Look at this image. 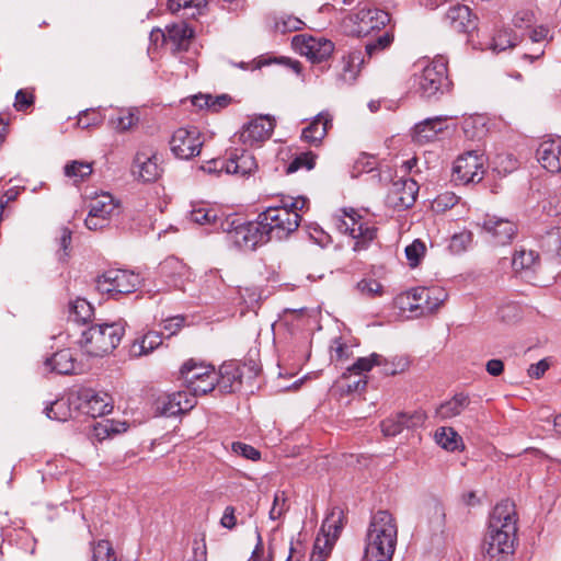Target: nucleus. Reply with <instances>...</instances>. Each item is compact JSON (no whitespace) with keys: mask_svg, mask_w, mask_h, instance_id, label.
I'll use <instances>...</instances> for the list:
<instances>
[{"mask_svg":"<svg viewBox=\"0 0 561 561\" xmlns=\"http://www.w3.org/2000/svg\"><path fill=\"white\" fill-rule=\"evenodd\" d=\"M140 283L138 274L126 270H108L98 280L99 288L112 295L133 293Z\"/></svg>","mask_w":561,"mask_h":561,"instance_id":"12","label":"nucleus"},{"mask_svg":"<svg viewBox=\"0 0 561 561\" xmlns=\"http://www.w3.org/2000/svg\"><path fill=\"white\" fill-rule=\"evenodd\" d=\"M119 202L107 192H101L91 197L89 213L84 220L89 230H99L108 226L111 220L118 215Z\"/></svg>","mask_w":561,"mask_h":561,"instance_id":"9","label":"nucleus"},{"mask_svg":"<svg viewBox=\"0 0 561 561\" xmlns=\"http://www.w3.org/2000/svg\"><path fill=\"white\" fill-rule=\"evenodd\" d=\"M447 297V291L440 286H419L400 294L396 304L413 317H426L438 310Z\"/></svg>","mask_w":561,"mask_h":561,"instance_id":"4","label":"nucleus"},{"mask_svg":"<svg viewBox=\"0 0 561 561\" xmlns=\"http://www.w3.org/2000/svg\"><path fill=\"white\" fill-rule=\"evenodd\" d=\"M382 357L376 353L367 357H359L348 369L343 374V378H351L352 375L363 376L369 371L374 366L381 365Z\"/></svg>","mask_w":561,"mask_h":561,"instance_id":"43","label":"nucleus"},{"mask_svg":"<svg viewBox=\"0 0 561 561\" xmlns=\"http://www.w3.org/2000/svg\"><path fill=\"white\" fill-rule=\"evenodd\" d=\"M444 22L453 31L467 33L476 28V18L468 5L455 3L449 7L444 16Z\"/></svg>","mask_w":561,"mask_h":561,"instance_id":"20","label":"nucleus"},{"mask_svg":"<svg viewBox=\"0 0 561 561\" xmlns=\"http://www.w3.org/2000/svg\"><path fill=\"white\" fill-rule=\"evenodd\" d=\"M426 247L424 242L416 239L405 248V256L411 267H416L424 256Z\"/></svg>","mask_w":561,"mask_h":561,"instance_id":"49","label":"nucleus"},{"mask_svg":"<svg viewBox=\"0 0 561 561\" xmlns=\"http://www.w3.org/2000/svg\"><path fill=\"white\" fill-rule=\"evenodd\" d=\"M436 443L448 451L462 450L465 448L461 436L453 428L443 426L435 432Z\"/></svg>","mask_w":561,"mask_h":561,"instance_id":"37","label":"nucleus"},{"mask_svg":"<svg viewBox=\"0 0 561 561\" xmlns=\"http://www.w3.org/2000/svg\"><path fill=\"white\" fill-rule=\"evenodd\" d=\"M275 123L268 116H260L245 124L239 135V140L245 146H257L270 139Z\"/></svg>","mask_w":561,"mask_h":561,"instance_id":"18","label":"nucleus"},{"mask_svg":"<svg viewBox=\"0 0 561 561\" xmlns=\"http://www.w3.org/2000/svg\"><path fill=\"white\" fill-rule=\"evenodd\" d=\"M229 241L240 250L253 251L259 244L267 242L259 218L255 221L240 224L228 230Z\"/></svg>","mask_w":561,"mask_h":561,"instance_id":"14","label":"nucleus"},{"mask_svg":"<svg viewBox=\"0 0 561 561\" xmlns=\"http://www.w3.org/2000/svg\"><path fill=\"white\" fill-rule=\"evenodd\" d=\"M337 228L341 232L348 233L354 240V251H362L376 238L377 229L363 219L354 209L344 210Z\"/></svg>","mask_w":561,"mask_h":561,"instance_id":"10","label":"nucleus"},{"mask_svg":"<svg viewBox=\"0 0 561 561\" xmlns=\"http://www.w3.org/2000/svg\"><path fill=\"white\" fill-rule=\"evenodd\" d=\"M231 98L228 94L211 95L197 94L192 98V104L201 110L206 108L210 112H218L229 105Z\"/></svg>","mask_w":561,"mask_h":561,"instance_id":"38","label":"nucleus"},{"mask_svg":"<svg viewBox=\"0 0 561 561\" xmlns=\"http://www.w3.org/2000/svg\"><path fill=\"white\" fill-rule=\"evenodd\" d=\"M162 344V337L159 332L150 331L140 340L135 341L130 346V355L140 357L150 354Z\"/></svg>","mask_w":561,"mask_h":561,"instance_id":"35","label":"nucleus"},{"mask_svg":"<svg viewBox=\"0 0 561 561\" xmlns=\"http://www.w3.org/2000/svg\"><path fill=\"white\" fill-rule=\"evenodd\" d=\"M333 116L329 111H322L301 131V139L309 145L319 146L332 127Z\"/></svg>","mask_w":561,"mask_h":561,"instance_id":"22","label":"nucleus"},{"mask_svg":"<svg viewBox=\"0 0 561 561\" xmlns=\"http://www.w3.org/2000/svg\"><path fill=\"white\" fill-rule=\"evenodd\" d=\"M389 22L388 12L364 5L348 13L343 19L342 26L347 34L360 37L385 27Z\"/></svg>","mask_w":561,"mask_h":561,"instance_id":"6","label":"nucleus"},{"mask_svg":"<svg viewBox=\"0 0 561 561\" xmlns=\"http://www.w3.org/2000/svg\"><path fill=\"white\" fill-rule=\"evenodd\" d=\"M180 375L186 388L194 394L204 396L213 391L218 382V373L213 366L198 364L193 359L183 364Z\"/></svg>","mask_w":561,"mask_h":561,"instance_id":"7","label":"nucleus"},{"mask_svg":"<svg viewBox=\"0 0 561 561\" xmlns=\"http://www.w3.org/2000/svg\"><path fill=\"white\" fill-rule=\"evenodd\" d=\"M87 404L89 413L94 417L107 414L113 409L111 397L104 392H92L87 399Z\"/></svg>","mask_w":561,"mask_h":561,"instance_id":"40","label":"nucleus"},{"mask_svg":"<svg viewBox=\"0 0 561 561\" xmlns=\"http://www.w3.org/2000/svg\"><path fill=\"white\" fill-rule=\"evenodd\" d=\"M183 396L181 394H167L158 399L157 401V411L162 416H175L181 414V407L179 405V400H181Z\"/></svg>","mask_w":561,"mask_h":561,"instance_id":"45","label":"nucleus"},{"mask_svg":"<svg viewBox=\"0 0 561 561\" xmlns=\"http://www.w3.org/2000/svg\"><path fill=\"white\" fill-rule=\"evenodd\" d=\"M393 43V34L390 32H383L375 39H370L365 45V53L368 59H371L386 49H388Z\"/></svg>","mask_w":561,"mask_h":561,"instance_id":"47","label":"nucleus"},{"mask_svg":"<svg viewBox=\"0 0 561 561\" xmlns=\"http://www.w3.org/2000/svg\"><path fill=\"white\" fill-rule=\"evenodd\" d=\"M279 202V205L270 206L257 216L267 241L288 238L300 225V213L309 207L305 196L283 195Z\"/></svg>","mask_w":561,"mask_h":561,"instance_id":"2","label":"nucleus"},{"mask_svg":"<svg viewBox=\"0 0 561 561\" xmlns=\"http://www.w3.org/2000/svg\"><path fill=\"white\" fill-rule=\"evenodd\" d=\"M364 62L365 59L360 50H352L346 56H343L341 79L348 83L355 81Z\"/></svg>","mask_w":561,"mask_h":561,"instance_id":"34","label":"nucleus"},{"mask_svg":"<svg viewBox=\"0 0 561 561\" xmlns=\"http://www.w3.org/2000/svg\"><path fill=\"white\" fill-rule=\"evenodd\" d=\"M71 243V230L64 227L60 229L59 236V248L62 250V254L60 255V260H65L68 256V248Z\"/></svg>","mask_w":561,"mask_h":561,"instance_id":"63","label":"nucleus"},{"mask_svg":"<svg viewBox=\"0 0 561 561\" xmlns=\"http://www.w3.org/2000/svg\"><path fill=\"white\" fill-rule=\"evenodd\" d=\"M185 318L183 316L170 317L162 321L161 328L170 337L176 334L184 325Z\"/></svg>","mask_w":561,"mask_h":561,"instance_id":"55","label":"nucleus"},{"mask_svg":"<svg viewBox=\"0 0 561 561\" xmlns=\"http://www.w3.org/2000/svg\"><path fill=\"white\" fill-rule=\"evenodd\" d=\"M93 434L99 440L106 439L113 435V420H103L93 426Z\"/></svg>","mask_w":561,"mask_h":561,"instance_id":"57","label":"nucleus"},{"mask_svg":"<svg viewBox=\"0 0 561 561\" xmlns=\"http://www.w3.org/2000/svg\"><path fill=\"white\" fill-rule=\"evenodd\" d=\"M34 103V95L25 90H19L15 94L14 107L18 111H25Z\"/></svg>","mask_w":561,"mask_h":561,"instance_id":"58","label":"nucleus"},{"mask_svg":"<svg viewBox=\"0 0 561 561\" xmlns=\"http://www.w3.org/2000/svg\"><path fill=\"white\" fill-rule=\"evenodd\" d=\"M549 368V364L546 359H541L536 364H533L528 368V375L533 378H540Z\"/></svg>","mask_w":561,"mask_h":561,"instance_id":"64","label":"nucleus"},{"mask_svg":"<svg viewBox=\"0 0 561 561\" xmlns=\"http://www.w3.org/2000/svg\"><path fill=\"white\" fill-rule=\"evenodd\" d=\"M333 546L334 543L329 542V539L317 537L309 561H325L330 556Z\"/></svg>","mask_w":561,"mask_h":561,"instance_id":"50","label":"nucleus"},{"mask_svg":"<svg viewBox=\"0 0 561 561\" xmlns=\"http://www.w3.org/2000/svg\"><path fill=\"white\" fill-rule=\"evenodd\" d=\"M424 420L425 416L422 412H415L412 415L401 413L397 416L386 419L381 422L380 426L385 436H396L400 434L403 428L421 424Z\"/></svg>","mask_w":561,"mask_h":561,"instance_id":"27","label":"nucleus"},{"mask_svg":"<svg viewBox=\"0 0 561 561\" xmlns=\"http://www.w3.org/2000/svg\"><path fill=\"white\" fill-rule=\"evenodd\" d=\"M220 525L227 529H233L237 525L236 508L233 506H227L220 518Z\"/></svg>","mask_w":561,"mask_h":561,"instance_id":"62","label":"nucleus"},{"mask_svg":"<svg viewBox=\"0 0 561 561\" xmlns=\"http://www.w3.org/2000/svg\"><path fill=\"white\" fill-rule=\"evenodd\" d=\"M161 274L170 288L183 289L186 266L176 259H168L160 266Z\"/></svg>","mask_w":561,"mask_h":561,"instance_id":"29","label":"nucleus"},{"mask_svg":"<svg viewBox=\"0 0 561 561\" xmlns=\"http://www.w3.org/2000/svg\"><path fill=\"white\" fill-rule=\"evenodd\" d=\"M447 129L446 117L436 116L426 118L416 124L413 128V139L419 144H427L434 141L438 134Z\"/></svg>","mask_w":561,"mask_h":561,"instance_id":"25","label":"nucleus"},{"mask_svg":"<svg viewBox=\"0 0 561 561\" xmlns=\"http://www.w3.org/2000/svg\"><path fill=\"white\" fill-rule=\"evenodd\" d=\"M139 122L138 111L135 108H121L108 119V126L117 133H125Z\"/></svg>","mask_w":561,"mask_h":561,"instance_id":"31","label":"nucleus"},{"mask_svg":"<svg viewBox=\"0 0 561 561\" xmlns=\"http://www.w3.org/2000/svg\"><path fill=\"white\" fill-rule=\"evenodd\" d=\"M483 154L477 151H468L459 156L454 162L453 180L460 184L480 182L485 172Z\"/></svg>","mask_w":561,"mask_h":561,"instance_id":"11","label":"nucleus"},{"mask_svg":"<svg viewBox=\"0 0 561 561\" xmlns=\"http://www.w3.org/2000/svg\"><path fill=\"white\" fill-rule=\"evenodd\" d=\"M175 394L183 396V398L181 400H179L180 401L179 405L181 407V414L188 412L190 410H192L195 407L197 394H194V392H192L187 389V391H179V392H175Z\"/></svg>","mask_w":561,"mask_h":561,"instance_id":"61","label":"nucleus"},{"mask_svg":"<svg viewBox=\"0 0 561 561\" xmlns=\"http://www.w3.org/2000/svg\"><path fill=\"white\" fill-rule=\"evenodd\" d=\"M215 165L220 163V172L240 176L250 175L257 169V162L251 152L242 151L241 154L230 158L227 161H214Z\"/></svg>","mask_w":561,"mask_h":561,"instance_id":"23","label":"nucleus"},{"mask_svg":"<svg viewBox=\"0 0 561 561\" xmlns=\"http://www.w3.org/2000/svg\"><path fill=\"white\" fill-rule=\"evenodd\" d=\"M194 31L184 22L167 26L165 44L170 45L171 50L176 54L187 50Z\"/></svg>","mask_w":561,"mask_h":561,"instance_id":"24","label":"nucleus"},{"mask_svg":"<svg viewBox=\"0 0 561 561\" xmlns=\"http://www.w3.org/2000/svg\"><path fill=\"white\" fill-rule=\"evenodd\" d=\"M535 23V14L530 10L517 11L513 18V25L517 28H528Z\"/></svg>","mask_w":561,"mask_h":561,"instance_id":"56","label":"nucleus"},{"mask_svg":"<svg viewBox=\"0 0 561 561\" xmlns=\"http://www.w3.org/2000/svg\"><path fill=\"white\" fill-rule=\"evenodd\" d=\"M358 289L368 296H377L382 291V286L375 279H364L358 283Z\"/></svg>","mask_w":561,"mask_h":561,"instance_id":"59","label":"nucleus"},{"mask_svg":"<svg viewBox=\"0 0 561 561\" xmlns=\"http://www.w3.org/2000/svg\"><path fill=\"white\" fill-rule=\"evenodd\" d=\"M419 185L413 179H398L391 183L386 202L388 206L402 210L410 208L415 203Z\"/></svg>","mask_w":561,"mask_h":561,"instance_id":"16","label":"nucleus"},{"mask_svg":"<svg viewBox=\"0 0 561 561\" xmlns=\"http://www.w3.org/2000/svg\"><path fill=\"white\" fill-rule=\"evenodd\" d=\"M159 160V156L152 149L138 151L134 160L133 172L144 182H153L162 172Z\"/></svg>","mask_w":561,"mask_h":561,"instance_id":"19","label":"nucleus"},{"mask_svg":"<svg viewBox=\"0 0 561 561\" xmlns=\"http://www.w3.org/2000/svg\"><path fill=\"white\" fill-rule=\"evenodd\" d=\"M286 496L284 492H276L270 511V518L276 520L287 511Z\"/></svg>","mask_w":561,"mask_h":561,"instance_id":"54","label":"nucleus"},{"mask_svg":"<svg viewBox=\"0 0 561 561\" xmlns=\"http://www.w3.org/2000/svg\"><path fill=\"white\" fill-rule=\"evenodd\" d=\"M295 48L311 62H322L331 57L334 43L322 36L300 34L293 38Z\"/></svg>","mask_w":561,"mask_h":561,"instance_id":"13","label":"nucleus"},{"mask_svg":"<svg viewBox=\"0 0 561 561\" xmlns=\"http://www.w3.org/2000/svg\"><path fill=\"white\" fill-rule=\"evenodd\" d=\"M190 218L197 225L210 226L214 227V229H217L218 221L220 220L218 210L206 203L194 204L190 213Z\"/></svg>","mask_w":561,"mask_h":561,"instance_id":"33","label":"nucleus"},{"mask_svg":"<svg viewBox=\"0 0 561 561\" xmlns=\"http://www.w3.org/2000/svg\"><path fill=\"white\" fill-rule=\"evenodd\" d=\"M481 226L489 240L497 245L507 244L517 232L515 222L495 215H486Z\"/></svg>","mask_w":561,"mask_h":561,"instance_id":"17","label":"nucleus"},{"mask_svg":"<svg viewBox=\"0 0 561 561\" xmlns=\"http://www.w3.org/2000/svg\"><path fill=\"white\" fill-rule=\"evenodd\" d=\"M548 33L549 30L543 25L533 28L529 32V39L534 47L528 51L523 53L522 57L530 62L539 59L545 54L543 43L547 39Z\"/></svg>","mask_w":561,"mask_h":561,"instance_id":"36","label":"nucleus"},{"mask_svg":"<svg viewBox=\"0 0 561 561\" xmlns=\"http://www.w3.org/2000/svg\"><path fill=\"white\" fill-rule=\"evenodd\" d=\"M517 43V36L510 28L499 30L492 37L490 48L495 51H504L507 48H512Z\"/></svg>","mask_w":561,"mask_h":561,"instance_id":"46","label":"nucleus"},{"mask_svg":"<svg viewBox=\"0 0 561 561\" xmlns=\"http://www.w3.org/2000/svg\"><path fill=\"white\" fill-rule=\"evenodd\" d=\"M93 171L91 162L73 160L67 163L64 168V173L67 178L71 179L75 184L85 181Z\"/></svg>","mask_w":561,"mask_h":561,"instance_id":"42","label":"nucleus"},{"mask_svg":"<svg viewBox=\"0 0 561 561\" xmlns=\"http://www.w3.org/2000/svg\"><path fill=\"white\" fill-rule=\"evenodd\" d=\"M304 22L295 16H288L276 23V27L282 32H295L301 30Z\"/></svg>","mask_w":561,"mask_h":561,"instance_id":"60","label":"nucleus"},{"mask_svg":"<svg viewBox=\"0 0 561 561\" xmlns=\"http://www.w3.org/2000/svg\"><path fill=\"white\" fill-rule=\"evenodd\" d=\"M512 265L515 272H534L539 265V256L533 250L523 249L515 253Z\"/></svg>","mask_w":561,"mask_h":561,"instance_id":"41","label":"nucleus"},{"mask_svg":"<svg viewBox=\"0 0 561 561\" xmlns=\"http://www.w3.org/2000/svg\"><path fill=\"white\" fill-rule=\"evenodd\" d=\"M218 373V382L216 383L221 393L236 391L241 385V376L233 365H224Z\"/></svg>","mask_w":561,"mask_h":561,"instance_id":"32","label":"nucleus"},{"mask_svg":"<svg viewBox=\"0 0 561 561\" xmlns=\"http://www.w3.org/2000/svg\"><path fill=\"white\" fill-rule=\"evenodd\" d=\"M45 413L48 419L57 421H66L69 415V411L64 401H55L45 409Z\"/></svg>","mask_w":561,"mask_h":561,"instance_id":"53","label":"nucleus"},{"mask_svg":"<svg viewBox=\"0 0 561 561\" xmlns=\"http://www.w3.org/2000/svg\"><path fill=\"white\" fill-rule=\"evenodd\" d=\"M45 366L57 374L68 375L75 371L76 359L70 350H60L46 359Z\"/></svg>","mask_w":561,"mask_h":561,"instance_id":"30","label":"nucleus"},{"mask_svg":"<svg viewBox=\"0 0 561 561\" xmlns=\"http://www.w3.org/2000/svg\"><path fill=\"white\" fill-rule=\"evenodd\" d=\"M515 507L505 501L499 503L490 517L489 529L483 543L484 561H511L514 553L516 533Z\"/></svg>","mask_w":561,"mask_h":561,"instance_id":"1","label":"nucleus"},{"mask_svg":"<svg viewBox=\"0 0 561 561\" xmlns=\"http://www.w3.org/2000/svg\"><path fill=\"white\" fill-rule=\"evenodd\" d=\"M344 526V512L340 507H333L325 516L317 537L329 539L335 543Z\"/></svg>","mask_w":561,"mask_h":561,"instance_id":"28","label":"nucleus"},{"mask_svg":"<svg viewBox=\"0 0 561 561\" xmlns=\"http://www.w3.org/2000/svg\"><path fill=\"white\" fill-rule=\"evenodd\" d=\"M398 527L387 511H378L371 517L367 535L365 561H391L397 545Z\"/></svg>","mask_w":561,"mask_h":561,"instance_id":"3","label":"nucleus"},{"mask_svg":"<svg viewBox=\"0 0 561 561\" xmlns=\"http://www.w3.org/2000/svg\"><path fill=\"white\" fill-rule=\"evenodd\" d=\"M231 450L245 459L256 461L261 458V453L251 445L241 442H234L231 444Z\"/></svg>","mask_w":561,"mask_h":561,"instance_id":"52","label":"nucleus"},{"mask_svg":"<svg viewBox=\"0 0 561 561\" xmlns=\"http://www.w3.org/2000/svg\"><path fill=\"white\" fill-rule=\"evenodd\" d=\"M124 332V325L119 322L92 325L82 332L79 344L90 356H104L118 346Z\"/></svg>","mask_w":561,"mask_h":561,"instance_id":"5","label":"nucleus"},{"mask_svg":"<svg viewBox=\"0 0 561 561\" xmlns=\"http://www.w3.org/2000/svg\"><path fill=\"white\" fill-rule=\"evenodd\" d=\"M93 316V308L89 301L83 298H77L69 302L68 318L77 323H85Z\"/></svg>","mask_w":561,"mask_h":561,"instance_id":"39","label":"nucleus"},{"mask_svg":"<svg viewBox=\"0 0 561 561\" xmlns=\"http://www.w3.org/2000/svg\"><path fill=\"white\" fill-rule=\"evenodd\" d=\"M415 82L419 91L425 98L447 91L450 85L447 76V62L443 58L428 62L424 66L421 75L415 78Z\"/></svg>","mask_w":561,"mask_h":561,"instance_id":"8","label":"nucleus"},{"mask_svg":"<svg viewBox=\"0 0 561 561\" xmlns=\"http://www.w3.org/2000/svg\"><path fill=\"white\" fill-rule=\"evenodd\" d=\"M202 146V134L196 127L179 128L170 140V148L174 156L185 160L198 156Z\"/></svg>","mask_w":561,"mask_h":561,"instance_id":"15","label":"nucleus"},{"mask_svg":"<svg viewBox=\"0 0 561 561\" xmlns=\"http://www.w3.org/2000/svg\"><path fill=\"white\" fill-rule=\"evenodd\" d=\"M206 4L207 0H168V8L171 12L183 10L185 15L192 18L199 14Z\"/></svg>","mask_w":561,"mask_h":561,"instance_id":"44","label":"nucleus"},{"mask_svg":"<svg viewBox=\"0 0 561 561\" xmlns=\"http://www.w3.org/2000/svg\"><path fill=\"white\" fill-rule=\"evenodd\" d=\"M316 163V154L312 152H302L297 156L287 167L286 174H291L300 169L311 170Z\"/></svg>","mask_w":561,"mask_h":561,"instance_id":"48","label":"nucleus"},{"mask_svg":"<svg viewBox=\"0 0 561 561\" xmlns=\"http://www.w3.org/2000/svg\"><path fill=\"white\" fill-rule=\"evenodd\" d=\"M103 123L102 115L94 110L81 111L78 115L77 126L81 129L100 126Z\"/></svg>","mask_w":561,"mask_h":561,"instance_id":"51","label":"nucleus"},{"mask_svg":"<svg viewBox=\"0 0 561 561\" xmlns=\"http://www.w3.org/2000/svg\"><path fill=\"white\" fill-rule=\"evenodd\" d=\"M470 405L471 399L469 394L459 392L437 407L436 416L442 421H446L459 416L466 411H470Z\"/></svg>","mask_w":561,"mask_h":561,"instance_id":"26","label":"nucleus"},{"mask_svg":"<svg viewBox=\"0 0 561 561\" xmlns=\"http://www.w3.org/2000/svg\"><path fill=\"white\" fill-rule=\"evenodd\" d=\"M537 160L551 173H561V138L543 140L537 149Z\"/></svg>","mask_w":561,"mask_h":561,"instance_id":"21","label":"nucleus"}]
</instances>
